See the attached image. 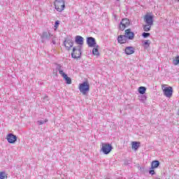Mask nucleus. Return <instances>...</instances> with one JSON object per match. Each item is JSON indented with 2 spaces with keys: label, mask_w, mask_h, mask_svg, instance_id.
<instances>
[{
  "label": "nucleus",
  "mask_w": 179,
  "mask_h": 179,
  "mask_svg": "<svg viewBox=\"0 0 179 179\" xmlns=\"http://www.w3.org/2000/svg\"><path fill=\"white\" fill-rule=\"evenodd\" d=\"M78 89L80 93L85 96V94H87V93H89V90H90V85H89V83L85 81L79 85Z\"/></svg>",
  "instance_id": "obj_1"
},
{
  "label": "nucleus",
  "mask_w": 179,
  "mask_h": 179,
  "mask_svg": "<svg viewBox=\"0 0 179 179\" xmlns=\"http://www.w3.org/2000/svg\"><path fill=\"white\" fill-rule=\"evenodd\" d=\"M82 55V46H77L73 48V52H71L72 58L75 59H78V58H80Z\"/></svg>",
  "instance_id": "obj_2"
},
{
  "label": "nucleus",
  "mask_w": 179,
  "mask_h": 179,
  "mask_svg": "<svg viewBox=\"0 0 179 179\" xmlns=\"http://www.w3.org/2000/svg\"><path fill=\"white\" fill-rule=\"evenodd\" d=\"M54 3L57 12H62L65 9V1L64 0H55Z\"/></svg>",
  "instance_id": "obj_3"
},
{
  "label": "nucleus",
  "mask_w": 179,
  "mask_h": 179,
  "mask_svg": "<svg viewBox=\"0 0 179 179\" xmlns=\"http://www.w3.org/2000/svg\"><path fill=\"white\" fill-rule=\"evenodd\" d=\"M101 150L103 153V155H108L113 150V145L108 143H101Z\"/></svg>",
  "instance_id": "obj_4"
},
{
  "label": "nucleus",
  "mask_w": 179,
  "mask_h": 179,
  "mask_svg": "<svg viewBox=\"0 0 179 179\" xmlns=\"http://www.w3.org/2000/svg\"><path fill=\"white\" fill-rule=\"evenodd\" d=\"M40 36L42 43H45V41H50L52 37H54V34H51L50 31H43Z\"/></svg>",
  "instance_id": "obj_5"
},
{
  "label": "nucleus",
  "mask_w": 179,
  "mask_h": 179,
  "mask_svg": "<svg viewBox=\"0 0 179 179\" xmlns=\"http://www.w3.org/2000/svg\"><path fill=\"white\" fill-rule=\"evenodd\" d=\"M131 24V22L128 20V18H124L120 22L119 29L123 31V30H125L127 27H128Z\"/></svg>",
  "instance_id": "obj_6"
},
{
  "label": "nucleus",
  "mask_w": 179,
  "mask_h": 179,
  "mask_svg": "<svg viewBox=\"0 0 179 179\" xmlns=\"http://www.w3.org/2000/svg\"><path fill=\"white\" fill-rule=\"evenodd\" d=\"M64 45L66 50H71L73 47V41L71 38H66L64 41Z\"/></svg>",
  "instance_id": "obj_7"
},
{
  "label": "nucleus",
  "mask_w": 179,
  "mask_h": 179,
  "mask_svg": "<svg viewBox=\"0 0 179 179\" xmlns=\"http://www.w3.org/2000/svg\"><path fill=\"white\" fill-rule=\"evenodd\" d=\"M164 96L166 97H171L173 96V87H162Z\"/></svg>",
  "instance_id": "obj_8"
},
{
  "label": "nucleus",
  "mask_w": 179,
  "mask_h": 179,
  "mask_svg": "<svg viewBox=\"0 0 179 179\" xmlns=\"http://www.w3.org/2000/svg\"><path fill=\"white\" fill-rule=\"evenodd\" d=\"M124 36L127 40H133L135 37V34L131 31V29H127L124 31Z\"/></svg>",
  "instance_id": "obj_9"
},
{
  "label": "nucleus",
  "mask_w": 179,
  "mask_h": 179,
  "mask_svg": "<svg viewBox=\"0 0 179 179\" xmlns=\"http://www.w3.org/2000/svg\"><path fill=\"white\" fill-rule=\"evenodd\" d=\"M6 139H7L8 143H15L16 142V141H17V136H16V135H15L12 133H9L7 135Z\"/></svg>",
  "instance_id": "obj_10"
},
{
  "label": "nucleus",
  "mask_w": 179,
  "mask_h": 179,
  "mask_svg": "<svg viewBox=\"0 0 179 179\" xmlns=\"http://www.w3.org/2000/svg\"><path fill=\"white\" fill-rule=\"evenodd\" d=\"M144 22L146 24L153 25V15L147 14L144 16Z\"/></svg>",
  "instance_id": "obj_11"
},
{
  "label": "nucleus",
  "mask_w": 179,
  "mask_h": 179,
  "mask_svg": "<svg viewBox=\"0 0 179 179\" xmlns=\"http://www.w3.org/2000/svg\"><path fill=\"white\" fill-rule=\"evenodd\" d=\"M87 44L90 47H96V39L93 37L87 38Z\"/></svg>",
  "instance_id": "obj_12"
},
{
  "label": "nucleus",
  "mask_w": 179,
  "mask_h": 179,
  "mask_svg": "<svg viewBox=\"0 0 179 179\" xmlns=\"http://www.w3.org/2000/svg\"><path fill=\"white\" fill-rule=\"evenodd\" d=\"M135 52V48L132 46H127L124 49L126 55H132Z\"/></svg>",
  "instance_id": "obj_13"
},
{
  "label": "nucleus",
  "mask_w": 179,
  "mask_h": 179,
  "mask_svg": "<svg viewBox=\"0 0 179 179\" xmlns=\"http://www.w3.org/2000/svg\"><path fill=\"white\" fill-rule=\"evenodd\" d=\"M117 42L119 44H125L128 43V39L125 37V35H120L117 36Z\"/></svg>",
  "instance_id": "obj_14"
},
{
  "label": "nucleus",
  "mask_w": 179,
  "mask_h": 179,
  "mask_svg": "<svg viewBox=\"0 0 179 179\" xmlns=\"http://www.w3.org/2000/svg\"><path fill=\"white\" fill-rule=\"evenodd\" d=\"M75 41L76 44H78V47H81L83 45V37L80 36H76L75 38Z\"/></svg>",
  "instance_id": "obj_15"
},
{
  "label": "nucleus",
  "mask_w": 179,
  "mask_h": 179,
  "mask_svg": "<svg viewBox=\"0 0 179 179\" xmlns=\"http://www.w3.org/2000/svg\"><path fill=\"white\" fill-rule=\"evenodd\" d=\"M57 71H58L59 75L62 76L63 75H65V73L64 72V67H62V65L57 64L56 67Z\"/></svg>",
  "instance_id": "obj_16"
},
{
  "label": "nucleus",
  "mask_w": 179,
  "mask_h": 179,
  "mask_svg": "<svg viewBox=\"0 0 179 179\" xmlns=\"http://www.w3.org/2000/svg\"><path fill=\"white\" fill-rule=\"evenodd\" d=\"M62 77L64 78V80H66V83L67 85H71L72 84V80L71 79V78L68 77V75L64 73L62 76Z\"/></svg>",
  "instance_id": "obj_17"
},
{
  "label": "nucleus",
  "mask_w": 179,
  "mask_h": 179,
  "mask_svg": "<svg viewBox=\"0 0 179 179\" xmlns=\"http://www.w3.org/2000/svg\"><path fill=\"white\" fill-rule=\"evenodd\" d=\"M139 146H141V143L133 141L131 143V149H134V150H138L139 149Z\"/></svg>",
  "instance_id": "obj_18"
},
{
  "label": "nucleus",
  "mask_w": 179,
  "mask_h": 179,
  "mask_svg": "<svg viewBox=\"0 0 179 179\" xmlns=\"http://www.w3.org/2000/svg\"><path fill=\"white\" fill-rule=\"evenodd\" d=\"M159 166H160V162L158 160L153 161L151 163V169H157V167H159Z\"/></svg>",
  "instance_id": "obj_19"
},
{
  "label": "nucleus",
  "mask_w": 179,
  "mask_h": 179,
  "mask_svg": "<svg viewBox=\"0 0 179 179\" xmlns=\"http://www.w3.org/2000/svg\"><path fill=\"white\" fill-rule=\"evenodd\" d=\"M152 24H146L143 26V29L145 31H150V29H152Z\"/></svg>",
  "instance_id": "obj_20"
},
{
  "label": "nucleus",
  "mask_w": 179,
  "mask_h": 179,
  "mask_svg": "<svg viewBox=\"0 0 179 179\" xmlns=\"http://www.w3.org/2000/svg\"><path fill=\"white\" fill-rule=\"evenodd\" d=\"M96 48L92 49V54L93 55H100L99 52V45L95 46Z\"/></svg>",
  "instance_id": "obj_21"
},
{
  "label": "nucleus",
  "mask_w": 179,
  "mask_h": 179,
  "mask_svg": "<svg viewBox=\"0 0 179 179\" xmlns=\"http://www.w3.org/2000/svg\"><path fill=\"white\" fill-rule=\"evenodd\" d=\"M145 92H146V87H138V93H140V94H145Z\"/></svg>",
  "instance_id": "obj_22"
},
{
  "label": "nucleus",
  "mask_w": 179,
  "mask_h": 179,
  "mask_svg": "<svg viewBox=\"0 0 179 179\" xmlns=\"http://www.w3.org/2000/svg\"><path fill=\"white\" fill-rule=\"evenodd\" d=\"M142 44L144 45L145 48H148L150 45V41L145 40L142 42Z\"/></svg>",
  "instance_id": "obj_23"
},
{
  "label": "nucleus",
  "mask_w": 179,
  "mask_h": 179,
  "mask_svg": "<svg viewBox=\"0 0 179 179\" xmlns=\"http://www.w3.org/2000/svg\"><path fill=\"white\" fill-rule=\"evenodd\" d=\"M173 65H178L179 64V56H176L173 61Z\"/></svg>",
  "instance_id": "obj_24"
},
{
  "label": "nucleus",
  "mask_w": 179,
  "mask_h": 179,
  "mask_svg": "<svg viewBox=\"0 0 179 179\" xmlns=\"http://www.w3.org/2000/svg\"><path fill=\"white\" fill-rule=\"evenodd\" d=\"M142 36H143V38H148V37H150V33L143 32L142 34Z\"/></svg>",
  "instance_id": "obj_25"
},
{
  "label": "nucleus",
  "mask_w": 179,
  "mask_h": 179,
  "mask_svg": "<svg viewBox=\"0 0 179 179\" xmlns=\"http://www.w3.org/2000/svg\"><path fill=\"white\" fill-rule=\"evenodd\" d=\"M6 177V173L5 171L0 172V179H5Z\"/></svg>",
  "instance_id": "obj_26"
},
{
  "label": "nucleus",
  "mask_w": 179,
  "mask_h": 179,
  "mask_svg": "<svg viewBox=\"0 0 179 179\" xmlns=\"http://www.w3.org/2000/svg\"><path fill=\"white\" fill-rule=\"evenodd\" d=\"M45 122H48V120L45 119V120H38V125H43V124H45Z\"/></svg>",
  "instance_id": "obj_27"
},
{
  "label": "nucleus",
  "mask_w": 179,
  "mask_h": 179,
  "mask_svg": "<svg viewBox=\"0 0 179 179\" xmlns=\"http://www.w3.org/2000/svg\"><path fill=\"white\" fill-rule=\"evenodd\" d=\"M55 36L53 35V37L51 38L52 40V43H53L54 45L57 44V42L55 41Z\"/></svg>",
  "instance_id": "obj_28"
},
{
  "label": "nucleus",
  "mask_w": 179,
  "mask_h": 179,
  "mask_svg": "<svg viewBox=\"0 0 179 179\" xmlns=\"http://www.w3.org/2000/svg\"><path fill=\"white\" fill-rule=\"evenodd\" d=\"M149 174H150L151 176H155V172L154 169H150L149 171Z\"/></svg>",
  "instance_id": "obj_29"
},
{
  "label": "nucleus",
  "mask_w": 179,
  "mask_h": 179,
  "mask_svg": "<svg viewBox=\"0 0 179 179\" xmlns=\"http://www.w3.org/2000/svg\"><path fill=\"white\" fill-rule=\"evenodd\" d=\"M59 25V21H55V27H57V26Z\"/></svg>",
  "instance_id": "obj_30"
},
{
  "label": "nucleus",
  "mask_w": 179,
  "mask_h": 179,
  "mask_svg": "<svg viewBox=\"0 0 179 179\" xmlns=\"http://www.w3.org/2000/svg\"><path fill=\"white\" fill-rule=\"evenodd\" d=\"M155 179H161L160 178H156Z\"/></svg>",
  "instance_id": "obj_31"
},
{
  "label": "nucleus",
  "mask_w": 179,
  "mask_h": 179,
  "mask_svg": "<svg viewBox=\"0 0 179 179\" xmlns=\"http://www.w3.org/2000/svg\"><path fill=\"white\" fill-rule=\"evenodd\" d=\"M178 1V2H179V0H177Z\"/></svg>",
  "instance_id": "obj_32"
},
{
  "label": "nucleus",
  "mask_w": 179,
  "mask_h": 179,
  "mask_svg": "<svg viewBox=\"0 0 179 179\" xmlns=\"http://www.w3.org/2000/svg\"><path fill=\"white\" fill-rule=\"evenodd\" d=\"M116 1H120V0H116Z\"/></svg>",
  "instance_id": "obj_33"
}]
</instances>
